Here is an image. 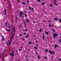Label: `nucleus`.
Returning <instances> with one entry per match:
<instances>
[{
  "label": "nucleus",
  "instance_id": "f257e3e1",
  "mask_svg": "<svg viewBox=\"0 0 61 61\" xmlns=\"http://www.w3.org/2000/svg\"><path fill=\"white\" fill-rule=\"evenodd\" d=\"M15 30L14 29V30H13V31H12L11 33L12 34H11L12 36L11 38V39L12 40V39H13V38H14V36H15Z\"/></svg>",
  "mask_w": 61,
  "mask_h": 61
},
{
  "label": "nucleus",
  "instance_id": "f03ea898",
  "mask_svg": "<svg viewBox=\"0 0 61 61\" xmlns=\"http://www.w3.org/2000/svg\"><path fill=\"white\" fill-rule=\"evenodd\" d=\"M20 16L21 17H22V15H23V13H22V11H20Z\"/></svg>",
  "mask_w": 61,
  "mask_h": 61
},
{
  "label": "nucleus",
  "instance_id": "7ed1b4c3",
  "mask_svg": "<svg viewBox=\"0 0 61 61\" xmlns=\"http://www.w3.org/2000/svg\"><path fill=\"white\" fill-rule=\"evenodd\" d=\"M53 36L54 37H56V36H57V34L55 33V34H53Z\"/></svg>",
  "mask_w": 61,
  "mask_h": 61
},
{
  "label": "nucleus",
  "instance_id": "20e7f679",
  "mask_svg": "<svg viewBox=\"0 0 61 61\" xmlns=\"http://www.w3.org/2000/svg\"><path fill=\"white\" fill-rule=\"evenodd\" d=\"M7 26L8 27V28H9V29L10 28V24L9 23H8V25H7Z\"/></svg>",
  "mask_w": 61,
  "mask_h": 61
},
{
  "label": "nucleus",
  "instance_id": "39448f33",
  "mask_svg": "<svg viewBox=\"0 0 61 61\" xmlns=\"http://www.w3.org/2000/svg\"><path fill=\"white\" fill-rule=\"evenodd\" d=\"M12 40H10V41H9V44L10 45H11V42H12Z\"/></svg>",
  "mask_w": 61,
  "mask_h": 61
},
{
  "label": "nucleus",
  "instance_id": "423d86ee",
  "mask_svg": "<svg viewBox=\"0 0 61 61\" xmlns=\"http://www.w3.org/2000/svg\"><path fill=\"white\" fill-rule=\"evenodd\" d=\"M55 48H56V47H58V45H55Z\"/></svg>",
  "mask_w": 61,
  "mask_h": 61
},
{
  "label": "nucleus",
  "instance_id": "0eeeda50",
  "mask_svg": "<svg viewBox=\"0 0 61 61\" xmlns=\"http://www.w3.org/2000/svg\"><path fill=\"white\" fill-rule=\"evenodd\" d=\"M17 18H18V17H16V18L15 20V22L16 23H17Z\"/></svg>",
  "mask_w": 61,
  "mask_h": 61
},
{
  "label": "nucleus",
  "instance_id": "6e6552de",
  "mask_svg": "<svg viewBox=\"0 0 61 61\" xmlns=\"http://www.w3.org/2000/svg\"><path fill=\"white\" fill-rule=\"evenodd\" d=\"M5 13H4V14H5V15H6V10L5 9Z\"/></svg>",
  "mask_w": 61,
  "mask_h": 61
},
{
  "label": "nucleus",
  "instance_id": "1a4fd4ad",
  "mask_svg": "<svg viewBox=\"0 0 61 61\" xmlns=\"http://www.w3.org/2000/svg\"><path fill=\"white\" fill-rule=\"evenodd\" d=\"M55 52H50V54H55Z\"/></svg>",
  "mask_w": 61,
  "mask_h": 61
},
{
  "label": "nucleus",
  "instance_id": "9d476101",
  "mask_svg": "<svg viewBox=\"0 0 61 61\" xmlns=\"http://www.w3.org/2000/svg\"><path fill=\"white\" fill-rule=\"evenodd\" d=\"M43 36L42 37V38H43V39H45V38H44V37H45V36L44 34H43Z\"/></svg>",
  "mask_w": 61,
  "mask_h": 61
},
{
  "label": "nucleus",
  "instance_id": "9b49d317",
  "mask_svg": "<svg viewBox=\"0 0 61 61\" xmlns=\"http://www.w3.org/2000/svg\"><path fill=\"white\" fill-rule=\"evenodd\" d=\"M45 33L47 34V35H48V32H47L46 31H45Z\"/></svg>",
  "mask_w": 61,
  "mask_h": 61
},
{
  "label": "nucleus",
  "instance_id": "f8f14e48",
  "mask_svg": "<svg viewBox=\"0 0 61 61\" xmlns=\"http://www.w3.org/2000/svg\"><path fill=\"white\" fill-rule=\"evenodd\" d=\"M46 4L45 2H43L42 3V5H44Z\"/></svg>",
  "mask_w": 61,
  "mask_h": 61
},
{
  "label": "nucleus",
  "instance_id": "ddd939ff",
  "mask_svg": "<svg viewBox=\"0 0 61 61\" xmlns=\"http://www.w3.org/2000/svg\"><path fill=\"white\" fill-rule=\"evenodd\" d=\"M14 51H13V52L12 53V57H13V56H14Z\"/></svg>",
  "mask_w": 61,
  "mask_h": 61
},
{
  "label": "nucleus",
  "instance_id": "4468645a",
  "mask_svg": "<svg viewBox=\"0 0 61 61\" xmlns=\"http://www.w3.org/2000/svg\"><path fill=\"white\" fill-rule=\"evenodd\" d=\"M57 2V1H56V0H55L54 1V3L55 4H56V3Z\"/></svg>",
  "mask_w": 61,
  "mask_h": 61
},
{
  "label": "nucleus",
  "instance_id": "2eb2a0df",
  "mask_svg": "<svg viewBox=\"0 0 61 61\" xmlns=\"http://www.w3.org/2000/svg\"><path fill=\"white\" fill-rule=\"evenodd\" d=\"M58 20V19L55 18L54 19V20Z\"/></svg>",
  "mask_w": 61,
  "mask_h": 61
},
{
  "label": "nucleus",
  "instance_id": "dca6fc26",
  "mask_svg": "<svg viewBox=\"0 0 61 61\" xmlns=\"http://www.w3.org/2000/svg\"><path fill=\"white\" fill-rule=\"evenodd\" d=\"M6 30L7 31H8V32H9V31H10V29H9V30H8L7 29H6Z\"/></svg>",
  "mask_w": 61,
  "mask_h": 61
},
{
  "label": "nucleus",
  "instance_id": "f3484780",
  "mask_svg": "<svg viewBox=\"0 0 61 61\" xmlns=\"http://www.w3.org/2000/svg\"><path fill=\"white\" fill-rule=\"evenodd\" d=\"M42 30V29H40L39 30V31L40 32H41V31Z\"/></svg>",
  "mask_w": 61,
  "mask_h": 61
},
{
  "label": "nucleus",
  "instance_id": "a211bd4d",
  "mask_svg": "<svg viewBox=\"0 0 61 61\" xmlns=\"http://www.w3.org/2000/svg\"><path fill=\"white\" fill-rule=\"evenodd\" d=\"M29 36V35H27L25 37V38H27V37H28Z\"/></svg>",
  "mask_w": 61,
  "mask_h": 61
},
{
  "label": "nucleus",
  "instance_id": "6ab92c4d",
  "mask_svg": "<svg viewBox=\"0 0 61 61\" xmlns=\"http://www.w3.org/2000/svg\"><path fill=\"white\" fill-rule=\"evenodd\" d=\"M51 31H53V32H55V30L53 29L51 30Z\"/></svg>",
  "mask_w": 61,
  "mask_h": 61
},
{
  "label": "nucleus",
  "instance_id": "aec40b11",
  "mask_svg": "<svg viewBox=\"0 0 61 61\" xmlns=\"http://www.w3.org/2000/svg\"><path fill=\"white\" fill-rule=\"evenodd\" d=\"M38 59H40V57H39V56H38Z\"/></svg>",
  "mask_w": 61,
  "mask_h": 61
},
{
  "label": "nucleus",
  "instance_id": "412c9836",
  "mask_svg": "<svg viewBox=\"0 0 61 61\" xmlns=\"http://www.w3.org/2000/svg\"><path fill=\"white\" fill-rule=\"evenodd\" d=\"M59 43L61 42V40H60V39H59Z\"/></svg>",
  "mask_w": 61,
  "mask_h": 61
},
{
  "label": "nucleus",
  "instance_id": "4be33fe9",
  "mask_svg": "<svg viewBox=\"0 0 61 61\" xmlns=\"http://www.w3.org/2000/svg\"><path fill=\"white\" fill-rule=\"evenodd\" d=\"M34 48L35 49H36V50H37V47H35Z\"/></svg>",
  "mask_w": 61,
  "mask_h": 61
},
{
  "label": "nucleus",
  "instance_id": "5701e85b",
  "mask_svg": "<svg viewBox=\"0 0 61 61\" xmlns=\"http://www.w3.org/2000/svg\"><path fill=\"white\" fill-rule=\"evenodd\" d=\"M26 21L27 22V23H28V22H29V20H26Z\"/></svg>",
  "mask_w": 61,
  "mask_h": 61
},
{
  "label": "nucleus",
  "instance_id": "b1692460",
  "mask_svg": "<svg viewBox=\"0 0 61 61\" xmlns=\"http://www.w3.org/2000/svg\"><path fill=\"white\" fill-rule=\"evenodd\" d=\"M24 15L25 16V17H27V15L26 14H25Z\"/></svg>",
  "mask_w": 61,
  "mask_h": 61
},
{
  "label": "nucleus",
  "instance_id": "393cba45",
  "mask_svg": "<svg viewBox=\"0 0 61 61\" xmlns=\"http://www.w3.org/2000/svg\"><path fill=\"white\" fill-rule=\"evenodd\" d=\"M50 6H51V7H52V6H53V5H52V4H50Z\"/></svg>",
  "mask_w": 61,
  "mask_h": 61
},
{
  "label": "nucleus",
  "instance_id": "a878e982",
  "mask_svg": "<svg viewBox=\"0 0 61 61\" xmlns=\"http://www.w3.org/2000/svg\"><path fill=\"white\" fill-rule=\"evenodd\" d=\"M37 1L38 2H41V1H40V0H37Z\"/></svg>",
  "mask_w": 61,
  "mask_h": 61
},
{
  "label": "nucleus",
  "instance_id": "bb28decb",
  "mask_svg": "<svg viewBox=\"0 0 61 61\" xmlns=\"http://www.w3.org/2000/svg\"><path fill=\"white\" fill-rule=\"evenodd\" d=\"M59 22H61V18H60V19L59 20Z\"/></svg>",
  "mask_w": 61,
  "mask_h": 61
},
{
  "label": "nucleus",
  "instance_id": "cd10ccee",
  "mask_svg": "<svg viewBox=\"0 0 61 61\" xmlns=\"http://www.w3.org/2000/svg\"><path fill=\"white\" fill-rule=\"evenodd\" d=\"M47 51H48V50L47 49H46V52H47Z\"/></svg>",
  "mask_w": 61,
  "mask_h": 61
},
{
  "label": "nucleus",
  "instance_id": "c85d7f7f",
  "mask_svg": "<svg viewBox=\"0 0 61 61\" xmlns=\"http://www.w3.org/2000/svg\"><path fill=\"white\" fill-rule=\"evenodd\" d=\"M22 3L23 5H25V3L24 2H23Z\"/></svg>",
  "mask_w": 61,
  "mask_h": 61
},
{
  "label": "nucleus",
  "instance_id": "c756f323",
  "mask_svg": "<svg viewBox=\"0 0 61 61\" xmlns=\"http://www.w3.org/2000/svg\"><path fill=\"white\" fill-rule=\"evenodd\" d=\"M26 25V24L25 23V24H24V26L25 27V25Z\"/></svg>",
  "mask_w": 61,
  "mask_h": 61
},
{
  "label": "nucleus",
  "instance_id": "7c9ffc66",
  "mask_svg": "<svg viewBox=\"0 0 61 61\" xmlns=\"http://www.w3.org/2000/svg\"><path fill=\"white\" fill-rule=\"evenodd\" d=\"M12 55V53H10V56H11Z\"/></svg>",
  "mask_w": 61,
  "mask_h": 61
},
{
  "label": "nucleus",
  "instance_id": "2f4dec72",
  "mask_svg": "<svg viewBox=\"0 0 61 61\" xmlns=\"http://www.w3.org/2000/svg\"><path fill=\"white\" fill-rule=\"evenodd\" d=\"M31 43H32V42H29V44H31Z\"/></svg>",
  "mask_w": 61,
  "mask_h": 61
},
{
  "label": "nucleus",
  "instance_id": "473e14b6",
  "mask_svg": "<svg viewBox=\"0 0 61 61\" xmlns=\"http://www.w3.org/2000/svg\"><path fill=\"white\" fill-rule=\"evenodd\" d=\"M23 20V21L24 23V24H25V21H24V20Z\"/></svg>",
  "mask_w": 61,
  "mask_h": 61
},
{
  "label": "nucleus",
  "instance_id": "72a5a7b5",
  "mask_svg": "<svg viewBox=\"0 0 61 61\" xmlns=\"http://www.w3.org/2000/svg\"><path fill=\"white\" fill-rule=\"evenodd\" d=\"M6 23L5 24V25H6L7 26V22H6Z\"/></svg>",
  "mask_w": 61,
  "mask_h": 61
},
{
  "label": "nucleus",
  "instance_id": "f704fd0d",
  "mask_svg": "<svg viewBox=\"0 0 61 61\" xmlns=\"http://www.w3.org/2000/svg\"><path fill=\"white\" fill-rule=\"evenodd\" d=\"M2 41H4V38H3L2 39Z\"/></svg>",
  "mask_w": 61,
  "mask_h": 61
},
{
  "label": "nucleus",
  "instance_id": "c9c22d12",
  "mask_svg": "<svg viewBox=\"0 0 61 61\" xmlns=\"http://www.w3.org/2000/svg\"><path fill=\"white\" fill-rule=\"evenodd\" d=\"M24 34L25 35H26V32H25L24 33Z\"/></svg>",
  "mask_w": 61,
  "mask_h": 61
},
{
  "label": "nucleus",
  "instance_id": "e433bc0d",
  "mask_svg": "<svg viewBox=\"0 0 61 61\" xmlns=\"http://www.w3.org/2000/svg\"><path fill=\"white\" fill-rule=\"evenodd\" d=\"M49 25V27H51V24H50Z\"/></svg>",
  "mask_w": 61,
  "mask_h": 61
},
{
  "label": "nucleus",
  "instance_id": "4c0bfd02",
  "mask_svg": "<svg viewBox=\"0 0 61 61\" xmlns=\"http://www.w3.org/2000/svg\"><path fill=\"white\" fill-rule=\"evenodd\" d=\"M7 45H8V44H9V42H8V43H7Z\"/></svg>",
  "mask_w": 61,
  "mask_h": 61
},
{
  "label": "nucleus",
  "instance_id": "58836bf2",
  "mask_svg": "<svg viewBox=\"0 0 61 61\" xmlns=\"http://www.w3.org/2000/svg\"><path fill=\"white\" fill-rule=\"evenodd\" d=\"M29 9H30H30H31V7H30V6H29Z\"/></svg>",
  "mask_w": 61,
  "mask_h": 61
},
{
  "label": "nucleus",
  "instance_id": "ea45409f",
  "mask_svg": "<svg viewBox=\"0 0 61 61\" xmlns=\"http://www.w3.org/2000/svg\"><path fill=\"white\" fill-rule=\"evenodd\" d=\"M49 52L50 53V52H51V51H50V50H49Z\"/></svg>",
  "mask_w": 61,
  "mask_h": 61
},
{
  "label": "nucleus",
  "instance_id": "a19ab883",
  "mask_svg": "<svg viewBox=\"0 0 61 61\" xmlns=\"http://www.w3.org/2000/svg\"><path fill=\"white\" fill-rule=\"evenodd\" d=\"M27 31V29H26V30H25V31Z\"/></svg>",
  "mask_w": 61,
  "mask_h": 61
},
{
  "label": "nucleus",
  "instance_id": "79ce46f5",
  "mask_svg": "<svg viewBox=\"0 0 61 61\" xmlns=\"http://www.w3.org/2000/svg\"><path fill=\"white\" fill-rule=\"evenodd\" d=\"M54 5H58V4H55Z\"/></svg>",
  "mask_w": 61,
  "mask_h": 61
},
{
  "label": "nucleus",
  "instance_id": "37998d69",
  "mask_svg": "<svg viewBox=\"0 0 61 61\" xmlns=\"http://www.w3.org/2000/svg\"><path fill=\"white\" fill-rule=\"evenodd\" d=\"M51 22V20H49L48 21V22Z\"/></svg>",
  "mask_w": 61,
  "mask_h": 61
},
{
  "label": "nucleus",
  "instance_id": "c03bdc74",
  "mask_svg": "<svg viewBox=\"0 0 61 61\" xmlns=\"http://www.w3.org/2000/svg\"><path fill=\"white\" fill-rule=\"evenodd\" d=\"M44 57L45 58V59H47V57Z\"/></svg>",
  "mask_w": 61,
  "mask_h": 61
},
{
  "label": "nucleus",
  "instance_id": "a18cd8bd",
  "mask_svg": "<svg viewBox=\"0 0 61 61\" xmlns=\"http://www.w3.org/2000/svg\"><path fill=\"white\" fill-rule=\"evenodd\" d=\"M31 10H32V11H33V10H34V8H32V9H31Z\"/></svg>",
  "mask_w": 61,
  "mask_h": 61
},
{
  "label": "nucleus",
  "instance_id": "49530a36",
  "mask_svg": "<svg viewBox=\"0 0 61 61\" xmlns=\"http://www.w3.org/2000/svg\"><path fill=\"white\" fill-rule=\"evenodd\" d=\"M43 22H46V20H43Z\"/></svg>",
  "mask_w": 61,
  "mask_h": 61
},
{
  "label": "nucleus",
  "instance_id": "de8ad7c7",
  "mask_svg": "<svg viewBox=\"0 0 61 61\" xmlns=\"http://www.w3.org/2000/svg\"><path fill=\"white\" fill-rule=\"evenodd\" d=\"M22 39H23V41L25 40V39H24V38H23Z\"/></svg>",
  "mask_w": 61,
  "mask_h": 61
},
{
  "label": "nucleus",
  "instance_id": "09e8293b",
  "mask_svg": "<svg viewBox=\"0 0 61 61\" xmlns=\"http://www.w3.org/2000/svg\"><path fill=\"white\" fill-rule=\"evenodd\" d=\"M7 3L8 5H9V4H8V3L7 2Z\"/></svg>",
  "mask_w": 61,
  "mask_h": 61
},
{
  "label": "nucleus",
  "instance_id": "8fccbe9b",
  "mask_svg": "<svg viewBox=\"0 0 61 61\" xmlns=\"http://www.w3.org/2000/svg\"><path fill=\"white\" fill-rule=\"evenodd\" d=\"M7 17H8V18H9V15H7Z\"/></svg>",
  "mask_w": 61,
  "mask_h": 61
},
{
  "label": "nucleus",
  "instance_id": "3c124183",
  "mask_svg": "<svg viewBox=\"0 0 61 61\" xmlns=\"http://www.w3.org/2000/svg\"><path fill=\"white\" fill-rule=\"evenodd\" d=\"M17 1L18 2H20V1L19 0V1L17 0Z\"/></svg>",
  "mask_w": 61,
  "mask_h": 61
},
{
  "label": "nucleus",
  "instance_id": "603ef678",
  "mask_svg": "<svg viewBox=\"0 0 61 61\" xmlns=\"http://www.w3.org/2000/svg\"><path fill=\"white\" fill-rule=\"evenodd\" d=\"M20 36H22V34H20Z\"/></svg>",
  "mask_w": 61,
  "mask_h": 61
},
{
  "label": "nucleus",
  "instance_id": "864d4df0",
  "mask_svg": "<svg viewBox=\"0 0 61 61\" xmlns=\"http://www.w3.org/2000/svg\"><path fill=\"white\" fill-rule=\"evenodd\" d=\"M19 50H20V51H21V50H22L21 49H19Z\"/></svg>",
  "mask_w": 61,
  "mask_h": 61
},
{
  "label": "nucleus",
  "instance_id": "5fc2aeb1",
  "mask_svg": "<svg viewBox=\"0 0 61 61\" xmlns=\"http://www.w3.org/2000/svg\"><path fill=\"white\" fill-rule=\"evenodd\" d=\"M59 60H60V61H61V58H60L59 59Z\"/></svg>",
  "mask_w": 61,
  "mask_h": 61
},
{
  "label": "nucleus",
  "instance_id": "6e6d98bb",
  "mask_svg": "<svg viewBox=\"0 0 61 61\" xmlns=\"http://www.w3.org/2000/svg\"><path fill=\"white\" fill-rule=\"evenodd\" d=\"M53 57L52 56H51V59H53Z\"/></svg>",
  "mask_w": 61,
  "mask_h": 61
},
{
  "label": "nucleus",
  "instance_id": "4d7b16f0",
  "mask_svg": "<svg viewBox=\"0 0 61 61\" xmlns=\"http://www.w3.org/2000/svg\"><path fill=\"white\" fill-rule=\"evenodd\" d=\"M51 26H54V25H51Z\"/></svg>",
  "mask_w": 61,
  "mask_h": 61
},
{
  "label": "nucleus",
  "instance_id": "13d9d810",
  "mask_svg": "<svg viewBox=\"0 0 61 61\" xmlns=\"http://www.w3.org/2000/svg\"><path fill=\"white\" fill-rule=\"evenodd\" d=\"M27 3H29V1H28L27 2Z\"/></svg>",
  "mask_w": 61,
  "mask_h": 61
},
{
  "label": "nucleus",
  "instance_id": "bf43d9fd",
  "mask_svg": "<svg viewBox=\"0 0 61 61\" xmlns=\"http://www.w3.org/2000/svg\"><path fill=\"white\" fill-rule=\"evenodd\" d=\"M28 57V55L27 56H26L27 57Z\"/></svg>",
  "mask_w": 61,
  "mask_h": 61
},
{
  "label": "nucleus",
  "instance_id": "052dcab7",
  "mask_svg": "<svg viewBox=\"0 0 61 61\" xmlns=\"http://www.w3.org/2000/svg\"><path fill=\"white\" fill-rule=\"evenodd\" d=\"M1 55H0V58H1Z\"/></svg>",
  "mask_w": 61,
  "mask_h": 61
},
{
  "label": "nucleus",
  "instance_id": "680f3d73",
  "mask_svg": "<svg viewBox=\"0 0 61 61\" xmlns=\"http://www.w3.org/2000/svg\"><path fill=\"white\" fill-rule=\"evenodd\" d=\"M27 61H28V59H27Z\"/></svg>",
  "mask_w": 61,
  "mask_h": 61
},
{
  "label": "nucleus",
  "instance_id": "e2e57ef3",
  "mask_svg": "<svg viewBox=\"0 0 61 61\" xmlns=\"http://www.w3.org/2000/svg\"><path fill=\"white\" fill-rule=\"evenodd\" d=\"M22 17L23 18H24V16H22Z\"/></svg>",
  "mask_w": 61,
  "mask_h": 61
},
{
  "label": "nucleus",
  "instance_id": "0e129e2a",
  "mask_svg": "<svg viewBox=\"0 0 61 61\" xmlns=\"http://www.w3.org/2000/svg\"><path fill=\"white\" fill-rule=\"evenodd\" d=\"M36 54H37V52H36Z\"/></svg>",
  "mask_w": 61,
  "mask_h": 61
},
{
  "label": "nucleus",
  "instance_id": "69168bd1",
  "mask_svg": "<svg viewBox=\"0 0 61 61\" xmlns=\"http://www.w3.org/2000/svg\"><path fill=\"white\" fill-rule=\"evenodd\" d=\"M33 36V37H35V36Z\"/></svg>",
  "mask_w": 61,
  "mask_h": 61
},
{
  "label": "nucleus",
  "instance_id": "338daca9",
  "mask_svg": "<svg viewBox=\"0 0 61 61\" xmlns=\"http://www.w3.org/2000/svg\"><path fill=\"white\" fill-rule=\"evenodd\" d=\"M24 13H26V11H25Z\"/></svg>",
  "mask_w": 61,
  "mask_h": 61
},
{
  "label": "nucleus",
  "instance_id": "774afa93",
  "mask_svg": "<svg viewBox=\"0 0 61 61\" xmlns=\"http://www.w3.org/2000/svg\"><path fill=\"white\" fill-rule=\"evenodd\" d=\"M37 46H38V44H37Z\"/></svg>",
  "mask_w": 61,
  "mask_h": 61
}]
</instances>
